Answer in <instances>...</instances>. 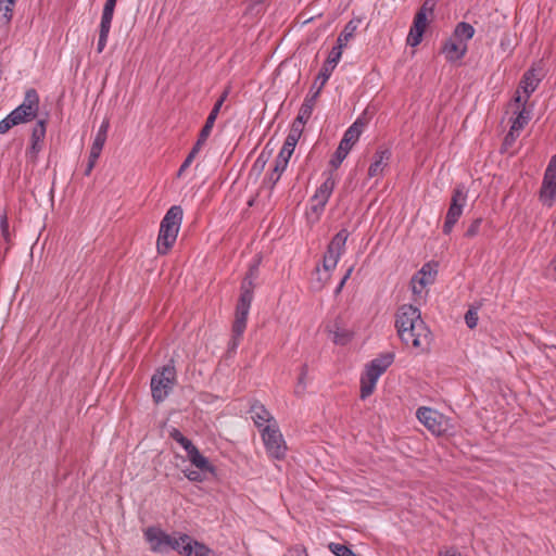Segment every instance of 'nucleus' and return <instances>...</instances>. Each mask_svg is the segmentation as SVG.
Segmentation results:
<instances>
[{
  "label": "nucleus",
  "instance_id": "obj_1",
  "mask_svg": "<svg viewBox=\"0 0 556 556\" xmlns=\"http://www.w3.org/2000/svg\"><path fill=\"white\" fill-rule=\"evenodd\" d=\"M395 326L401 340L406 345L426 349L430 340V331L421 319L420 312L413 305H403L396 315Z\"/></svg>",
  "mask_w": 556,
  "mask_h": 556
},
{
  "label": "nucleus",
  "instance_id": "obj_2",
  "mask_svg": "<svg viewBox=\"0 0 556 556\" xmlns=\"http://www.w3.org/2000/svg\"><path fill=\"white\" fill-rule=\"evenodd\" d=\"M395 326L401 340L406 345L426 349L430 340V331L421 319L420 312L413 305H403L396 315Z\"/></svg>",
  "mask_w": 556,
  "mask_h": 556
},
{
  "label": "nucleus",
  "instance_id": "obj_3",
  "mask_svg": "<svg viewBox=\"0 0 556 556\" xmlns=\"http://www.w3.org/2000/svg\"><path fill=\"white\" fill-rule=\"evenodd\" d=\"M250 413L261 432L268 456L274 460L278 459V427L275 418L262 404H254Z\"/></svg>",
  "mask_w": 556,
  "mask_h": 556
},
{
  "label": "nucleus",
  "instance_id": "obj_4",
  "mask_svg": "<svg viewBox=\"0 0 556 556\" xmlns=\"http://www.w3.org/2000/svg\"><path fill=\"white\" fill-rule=\"evenodd\" d=\"M182 222V208L179 205L172 206L161 220L156 250L159 254L165 255L176 242Z\"/></svg>",
  "mask_w": 556,
  "mask_h": 556
},
{
  "label": "nucleus",
  "instance_id": "obj_5",
  "mask_svg": "<svg viewBox=\"0 0 556 556\" xmlns=\"http://www.w3.org/2000/svg\"><path fill=\"white\" fill-rule=\"evenodd\" d=\"M253 273L251 271L242 281L241 293L236 306L235 321L232 326V346H237L239 339L247 327V318L253 300L252 291Z\"/></svg>",
  "mask_w": 556,
  "mask_h": 556
},
{
  "label": "nucleus",
  "instance_id": "obj_6",
  "mask_svg": "<svg viewBox=\"0 0 556 556\" xmlns=\"http://www.w3.org/2000/svg\"><path fill=\"white\" fill-rule=\"evenodd\" d=\"M392 362L393 355L386 354L372 359L367 365L366 370L361 378V397L363 400L374 392L379 377L387 370Z\"/></svg>",
  "mask_w": 556,
  "mask_h": 556
},
{
  "label": "nucleus",
  "instance_id": "obj_7",
  "mask_svg": "<svg viewBox=\"0 0 556 556\" xmlns=\"http://www.w3.org/2000/svg\"><path fill=\"white\" fill-rule=\"evenodd\" d=\"M336 185L337 179L333 174L330 173L312 197L309 207L306 213L311 223H315L319 219Z\"/></svg>",
  "mask_w": 556,
  "mask_h": 556
},
{
  "label": "nucleus",
  "instance_id": "obj_8",
  "mask_svg": "<svg viewBox=\"0 0 556 556\" xmlns=\"http://www.w3.org/2000/svg\"><path fill=\"white\" fill-rule=\"evenodd\" d=\"M176 382V370L173 365H165L151 379L153 400L160 403L167 397Z\"/></svg>",
  "mask_w": 556,
  "mask_h": 556
},
{
  "label": "nucleus",
  "instance_id": "obj_9",
  "mask_svg": "<svg viewBox=\"0 0 556 556\" xmlns=\"http://www.w3.org/2000/svg\"><path fill=\"white\" fill-rule=\"evenodd\" d=\"M435 275L437 270L434 266L428 263L425 264L421 269L412 277L410 289L415 303L421 304L426 301L428 295V287L434 282Z\"/></svg>",
  "mask_w": 556,
  "mask_h": 556
},
{
  "label": "nucleus",
  "instance_id": "obj_10",
  "mask_svg": "<svg viewBox=\"0 0 556 556\" xmlns=\"http://www.w3.org/2000/svg\"><path fill=\"white\" fill-rule=\"evenodd\" d=\"M416 416L418 420L435 435L450 433L453 429L451 420L435 409L420 407L417 409Z\"/></svg>",
  "mask_w": 556,
  "mask_h": 556
},
{
  "label": "nucleus",
  "instance_id": "obj_11",
  "mask_svg": "<svg viewBox=\"0 0 556 556\" xmlns=\"http://www.w3.org/2000/svg\"><path fill=\"white\" fill-rule=\"evenodd\" d=\"M467 203V191L464 186H458L454 189L450 207L446 213L445 222L443 225L444 233H450L463 214V210Z\"/></svg>",
  "mask_w": 556,
  "mask_h": 556
},
{
  "label": "nucleus",
  "instance_id": "obj_12",
  "mask_svg": "<svg viewBox=\"0 0 556 556\" xmlns=\"http://www.w3.org/2000/svg\"><path fill=\"white\" fill-rule=\"evenodd\" d=\"M39 109V97L35 89H29L25 93L24 101L10 115L20 125L36 117Z\"/></svg>",
  "mask_w": 556,
  "mask_h": 556
},
{
  "label": "nucleus",
  "instance_id": "obj_13",
  "mask_svg": "<svg viewBox=\"0 0 556 556\" xmlns=\"http://www.w3.org/2000/svg\"><path fill=\"white\" fill-rule=\"evenodd\" d=\"M348 238V230L342 229L330 241L323 262V266L326 271H331L332 269L336 268L341 255L345 250V243Z\"/></svg>",
  "mask_w": 556,
  "mask_h": 556
},
{
  "label": "nucleus",
  "instance_id": "obj_14",
  "mask_svg": "<svg viewBox=\"0 0 556 556\" xmlns=\"http://www.w3.org/2000/svg\"><path fill=\"white\" fill-rule=\"evenodd\" d=\"M144 538L152 552L164 553L172 549L176 535H169L156 527H149L144 530Z\"/></svg>",
  "mask_w": 556,
  "mask_h": 556
},
{
  "label": "nucleus",
  "instance_id": "obj_15",
  "mask_svg": "<svg viewBox=\"0 0 556 556\" xmlns=\"http://www.w3.org/2000/svg\"><path fill=\"white\" fill-rule=\"evenodd\" d=\"M540 197L543 204L549 207L554 204L556 198V154L552 156L545 170Z\"/></svg>",
  "mask_w": 556,
  "mask_h": 556
},
{
  "label": "nucleus",
  "instance_id": "obj_16",
  "mask_svg": "<svg viewBox=\"0 0 556 556\" xmlns=\"http://www.w3.org/2000/svg\"><path fill=\"white\" fill-rule=\"evenodd\" d=\"M541 78L535 73L534 68H531L530 71L526 72L522 80L520 81L519 88L516 91V94L513 100H515V103L519 104H527L529 98L531 94L535 91V89L539 86Z\"/></svg>",
  "mask_w": 556,
  "mask_h": 556
},
{
  "label": "nucleus",
  "instance_id": "obj_17",
  "mask_svg": "<svg viewBox=\"0 0 556 556\" xmlns=\"http://www.w3.org/2000/svg\"><path fill=\"white\" fill-rule=\"evenodd\" d=\"M330 340L334 344L345 345L353 338V331L349 328L346 321L342 317H337L326 326Z\"/></svg>",
  "mask_w": 556,
  "mask_h": 556
},
{
  "label": "nucleus",
  "instance_id": "obj_18",
  "mask_svg": "<svg viewBox=\"0 0 556 556\" xmlns=\"http://www.w3.org/2000/svg\"><path fill=\"white\" fill-rule=\"evenodd\" d=\"M227 97V93L225 92L219 99L218 101L214 104L211 113L208 114L207 118H206V122H205V125L203 126V128L201 129L200 131V135H199V138L195 142V146H198L199 148H202L203 144L205 143L206 139L208 138V136L211 135V131L213 129V126H214V123L217 118V115L219 113V110L225 101Z\"/></svg>",
  "mask_w": 556,
  "mask_h": 556
},
{
  "label": "nucleus",
  "instance_id": "obj_19",
  "mask_svg": "<svg viewBox=\"0 0 556 556\" xmlns=\"http://www.w3.org/2000/svg\"><path fill=\"white\" fill-rule=\"evenodd\" d=\"M391 159V151L389 149H380L375 155L372 163L368 168V177L375 178L379 177L383 174L384 169L388 167Z\"/></svg>",
  "mask_w": 556,
  "mask_h": 556
},
{
  "label": "nucleus",
  "instance_id": "obj_20",
  "mask_svg": "<svg viewBox=\"0 0 556 556\" xmlns=\"http://www.w3.org/2000/svg\"><path fill=\"white\" fill-rule=\"evenodd\" d=\"M303 130V123L301 121H294L290 132L285 141L282 149L280 150V157H285L286 162L292 155L294 148L299 141V138Z\"/></svg>",
  "mask_w": 556,
  "mask_h": 556
},
{
  "label": "nucleus",
  "instance_id": "obj_21",
  "mask_svg": "<svg viewBox=\"0 0 556 556\" xmlns=\"http://www.w3.org/2000/svg\"><path fill=\"white\" fill-rule=\"evenodd\" d=\"M428 24V16L424 12H417L413 26L407 37V42L415 47L420 43L424 31Z\"/></svg>",
  "mask_w": 556,
  "mask_h": 556
},
{
  "label": "nucleus",
  "instance_id": "obj_22",
  "mask_svg": "<svg viewBox=\"0 0 556 556\" xmlns=\"http://www.w3.org/2000/svg\"><path fill=\"white\" fill-rule=\"evenodd\" d=\"M442 52L445 54L447 61H457L466 54L467 45L452 36L445 41Z\"/></svg>",
  "mask_w": 556,
  "mask_h": 556
},
{
  "label": "nucleus",
  "instance_id": "obj_23",
  "mask_svg": "<svg viewBox=\"0 0 556 556\" xmlns=\"http://www.w3.org/2000/svg\"><path fill=\"white\" fill-rule=\"evenodd\" d=\"M509 106L514 115H516L510 127H513L514 130L520 131L529 123L532 109L528 108L527 104H519L518 108V104L515 103V100L510 102Z\"/></svg>",
  "mask_w": 556,
  "mask_h": 556
},
{
  "label": "nucleus",
  "instance_id": "obj_24",
  "mask_svg": "<svg viewBox=\"0 0 556 556\" xmlns=\"http://www.w3.org/2000/svg\"><path fill=\"white\" fill-rule=\"evenodd\" d=\"M45 136H46V122L39 121L35 125L33 132H31L30 147L27 151V154L30 157L35 159L37 156L38 152L41 150Z\"/></svg>",
  "mask_w": 556,
  "mask_h": 556
},
{
  "label": "nucleus",
  "instance_id": "obj_25",
  "mask_svg": "<svg viewBox=\"0 0 556 556\" xmlns=\"http://www.w3.org/2000/svg\"><path fill=\"white\" fill-rule=\"evenodd\" d=\"M364 124L357 119L353 123L348 130L344 132V136L339 144L340 148H343L345 151L350 152L352 147L357 142L362 131Z\"/></svg>",
  "mask_w": 556,
  "mask_h": 556
},
{
  "label": "nucleus",
  "instance_id": "obj_26",
  "mask_svg": "<svg viewBox=\"0 0 556 556\" xmlns=\"http://www.w3.org/2000/svg\"><path fill=\"white\" fill-rule=\"evenodd\" d=\"M195 542L197 541L193 540L190 535L178 533L172 549L176 551L181 556H192L193 545H195Z\"/></svg>",
  "mask_w": 556,
  "mask_h": 556
},
{
  "label": "nucleus",
  "instance_id": "obj_27",
  "mask_svg": "<svg viewBox=\"0 0 556 556\" xmlns=\"http://www.w3.org/2000/svg\"><path fill=\"white\" fill-rule=\"evenodd\" d=\"M187 455L190 463L200 471H213V466L210 464L208 459L204 457L195 446L188 450Z\"/></svg>",
  "mask_w": 556,
  "mask_h": 556
},
{
  "label": "nucleus",
  "instance_id": "obj_28",
  "mask_svg": "<svg viewBox=\"0 0 556 556\" xmlns=\"http://www.w3.org/2000/svg\"><path fill=\"white\" fill-rule=\"evenodd\" d=\"M17 0H0V27H5L12 20Z\"/></svg>",
  "mask_w": 556,
  "mask_h": 556
},
{
  "label": "nucleus",
  "instance_id": "obj_29",
  "mask_svg": "<svg viewBox=\"0 0 556 556\" xmlns=\"http://www.w3.org/2000/svg\"><path fill=\"white\" fill-rule=\"evenodd\" d=\"M475 28L467 23H459L453 34L454 38L460 39L463 43H466L473 37Z\"/></svg>",
  "mask_w": 556,
  "mask_h": 556
},
{
  "label": "nucleus",
  "instance_id": "obj_30",
  "mask_svg": "<svg viewBox=\"0 0 556 556\" xmlns=\"http://www.w3.org/2000/svg\"><path fill=\"white\" fill-rule=\"evenodd\" d=\"M336 68V66L325 62V64L323 65L317 78H316V83H319V86L315 92V94L313 96L312 98V101L317 97V94L319 93L320 89L325 86V84L327 83V80L330 78L333 70Z\"/></svg>",
  "mask_w": 556,
  "mask_h": 556
},
{
  "label": "nucleus",
  "instance_id": "obj_31",
  "mask_svg": "<svg viewBox=\"0 0 556 556\" xmlns=\"http://www.w3.org/2000/svg\"><path fill=\"white\" fill-rule=\"evenodd\" d=\"M110 29H111V25L100 23L99 39H98V43H97V52L98 53H101L104 50L106 42H108Z\"/></svg>",
  "mask_w": 556,
  "mask_h": 556
},
{
  "label": "nucleus",
  "instance_id": "obj_32",
  "mask_svg": "<svg viewBox=\"0 0 556 556\" xmlns=\"http://www.w3.org/2000/svg\"><path fill=\"white\" fill-rule=\"evenodd\" d=\"M116 2H117V0H106L104 8H103L100 23L109 24V25L112 24Z\"/></svg>",
  "mask_w": 556,
  "mask_h": 556
},
{
  "label": "nucleus",
  "instance_id": "obj_33",
  "mask_svg": "<svg viewBox=\"0 0 556 556\" xmlns=\"http://www.w3.org/2000/svg\"><path fill=\"white\" fill-rule=\"evenodd\" d=\"M356 29V25L353 24V22L348 23L344 30L340 34L338 38V43L340 46H346L349 40L353 37V34Z\"/></svg>",
  "mask_w": 556,
  "mask_h": 556
},
{
  "label": "nucleus",
  "instance_id": "obj_34",
  "mask_svg": "<svg viewBox=\"0 0 556 556\" xmlns=\"http://www.w3.org/2000/svg\"><path fill=\"white\" fill-rule=\"evenodd\" d=\"M200 150H201V148H199L195 144L193 146L192 150L190 151V153L188 154V156L186 157V160L184 161V163L181 164V166L177 173L178 177H181L184 175V173L191 165V163L193 162L194 157L197 156V154L199 153Z\"/></svg>",
  "mask_w": 556,
  "mask_h": 556
},
{
  "label": "nucleus",
  "instance_id": "obj_35",
  "mask_svg": "<svg viewBox=\"0 0 556 556\" xmlns=\"http://www.w3.org/2000/svg\"><path fill=\"white\" fill-rule=\"evenodd\" d=\"M170 437L173 440H175L177 443H179L184 450L187 452L188 450H190L192 446H194L192 444V442L187 439L180 431H178L177 429H174L172 432H170Z\"/></svg>",
  "mask_w": 556,
  "mask_h": 556
},
{
  "label": "nucleus",
  "instance_id": "obj_36",
  "mask_svg": "<svg viewBox=\"0 0 556 556\" xmlns=\"http://www.w3.org/2000/svg\"><path fill=\"white\" fill-rule=\"evenodd\" d=\"M105 141H106V139H104V138L97 137V136L94 137L91 149H90L91 159H99Z\"/></svg>",
  "mask_w": 556,
  "mask_h": 556
},
{
  "label": "nucleus",
  "instance_id": "obj_37",
  "mask_svg": "<svg viewBox=\"0 0 556 556\" xmlns=\"http://www.w3.org/2000/svg\"><path fill=\"white\" fill-rule=\"evenodd\" d=\"M192 556H215V553L203 543L197 541L195 545H193Z\"/></svg>",
  "mask_w": 556,
  "mask_h": 556
},
{
  "label": "nucleus",
  "instance_id": "obj_38",
  "mask_svg": "<svg viewBox=\"0 0 556 556\" xmlns=\"http://www.w3.org/2000/svg\"><path fill=\"white\" fill-rule=\"evenodd\" d=\"M342 48L343 46H340L339 43L337 47H333L326 62L333 66H337L342 55Z\"/></svg>",
  "mask_w": 556,
  "mask_h": 556
},
{
  "label": "nucleus",
  "instance_id": "obj_39",
  "mask_svg": "<svg viewBox=\"0 0 556 556\" xmlns=\"http://www.w3.org/2000/svg\"><path fill=\"white\" fill-rule=\"evenodd\" d=\"M18 125L14 118L9 114L0 122V135L7 134L13 126Z\"/></svg>",
  "mask_w": 556,
  "mask_h": 556
},
{
  "label": "nucleus",
  "instance_id": "obj_40",
  "mask_svg": "<svg viewBox=\"0 0 556 556\" xmlns=\"http://www.w3.org/2000/svg\"><path fill=\"white\" fill-rule=\"evenodd\" d=\"M348 154V151H345L343 148L338 147L336 154L331 160L332 166L338 167L343 162Z\"/></svg>",
  "mask_w": 556,
  "mask_h": 556
},
{
  "label": "nucleus",
  "instance_id": "obj_41",
  "mask_svg": "<svg viewBox=\"0 0 556 556\" xmlns=\"http://www.w3.org/2000/svg\"><path fill=\"white\" fill-rule=\"evenodd\" d=\"M465 321L469 328H475L478 324V313L476 309H469L465 315Z\"/></svg>",
  "mask_w": 556,
  "mask_h": 556
},
{
  "label": "nucleus",
  "instance_id": "obj_42",
  "mask_svg": "<svg viewBox=\"0 0 556 556\" xmlns=\"http://www.w3.org/2000/svg\"><path fill=\"white\" fill-rule=\"evenodd\" d=\"M312 108H313V104L309 102H306L302 105L301 108V112H300V115L299 117L295 119V121H301L303 123V118H308V116L311 115V112H312Z\"/></svg>",
  "mask_w": 556,
  "mask_h": 556
},
{
  "label": "nucleus",
  "instance_id": "obj_43",
  "mask_svg": "<svg viewBox=\"0 0 556 556\" xmlns=\"http://www.w3.org/2000/svg\"><path fill=\"white\" fill-rule=\"evenodd\" d=\"M480 225H481V219L480 218L473 220L472 224L466 230V236L469 237V238L475 237L478 233L479 229H480Z\"/></svg>",
  "mask_w": 556,
  "mask_h": 556
},
{
  "label": "nucleus",
  "instance_id": "obj_44",
  "mask_svg": "<svg viewBox=\"0 0 556 556\" xmlns=\"http://www.w3.org/2000/svg\"><path fill=\"white\" fill-rule=\"evenodd\" d=\"M202 472L200 470H187L185 475L190 481L201 482L203 480Z\"/></svg>",
  "mask_w": 556,
  "mask_h": 556
},
{
  "label": "nucleus",
  "instance_id": "obj_45",
  "mask_svg": "<svg viewBox=\"0 0 556 556\" xmlns=\"http://www.w3.org/2000/svg\"><path fill=\"white\" fill-rule=\"evenodd\" d=\"M519 132H520L519 130H514L513 127H510L509 132L505 137L504 146L505 147L511 146L515 142L516 138L519 136Z\"/></svg>",
  "mask_w": 556,
  "mask_h": 556
},
{
  "label": "nucleus",
  "instance_id": "obj_46",
  "mask_svg": "<svg viewBox=\"0 0 556 556\" xmlns=\"http://www.w3.org/2000/svg\"><path fill=\"white\" fill-rule=\"evenodd\" d=\"M109 127H110V123L108 119H104L102 122V124L100 125L99 129H98V132H97V137H101V138H104L106 139L108 137V131H109Z\"/></svg>",
  "mask_w": 556,
  "mask_h": 556
},
{
  "label": "nucleus",
  "instance_id": "obj_47",
  "mask_svg": "<svg viewBox=\"0 0 556 556\" xmlns=\"http://www.w3.org/2000/svg\"><path fill=\"white\" fill-rule=\"evenodd\" d=\"M286 556H308L306 551L302 547H294L287 552Z\"/></svg>",
  "mask_w": 556,
  "mask_h": 556
},
{
  "label": "nucleus",
  "instance_id": "obj_48",
  "mask_svg": "<svg viewBox=\"0 0 556 556\" xmlns=\"http://www.w3.org/2000/svg\"><path fill=\"white\" fill-rule=\"evenodd\" d=\"M432 10L433 3L431 2V0H426L418 12H424L428 16V14L432 13Z\"/></svg>",
  "mask_w": 556,
  "mask_h": 556
},
{
  "label": "nucleus",
  "instance_id": "obj_49",
  "mask_svg": "<svg viewBox=\"0 0 556 556\" xmlns=\"http://www.w3.org/2000/svg\"><path fill=\"white\" fill-rule=\"evenodd\" d=\"M98 159H91V154H89V160H88V164H87V167L85 169V175L86 176H89L97 163Z\"/></svg>",
  "mask_w": 556,
  "mask_h": 556
},
{
  "label": "nucleus",
  "instance_id": "obj_50",
  "mask_svg": "<svg viewBox=\"0 0 556 556\" xmlns=\"http://www.w3.org/2000/svg\"><path fill=\"white\" fill-rule=\"evenodd\" d=\"M1 230H2L3 237H4L5 239H8V236H9V224H8L7 216H3V217H2V220H1Z\"/></svg>",
  "mask_w": 556,
  "mask_h": 556
},
{
  "label": "nucleus",
  "instance_id": "obj_51",
  "mask_svg": "<svg viewBox=\"0 0 556 556\" xmlns=\"http://www.w3.org/2000/svg\"><path fill=\"white\" fill-rule=\"evenodd\" d=\"M352 270H353L352 267L348 269L346 274L344 275V277L342 278V280L340 282L339 288H341L345 283V281L349 279L350 275L352 274Z\"/></svg>",
  "mask_w": 556,
  "mask_h": 556
},
{
  "label": "nucleus",
  "instance_id": "obj_52",
  "mask_svg": "<svg viewBox=\"0 0 556 556\" xmlns=\"http://www.w3.org/2000/svg\"><path fill=\"white\" fill-rule=\"evenodd\" d=\"M305 375H306V368L303 367L301 375L299 377V384H303V389L305 388V384H304Z\"/></svg>",
  "mask_w": 556,
  "mask_h": 556
},
{
  "label": "nucleus",
  "instance_id": "obj_53",
  "mask_svg": "<svg viewBox=\"0 0 556 556\" xmlns=\"http://www.w3.org/2000/svg\"><path fill=\"white\" fill-rule=\"evenodd\" d=\"M442 556H460V554L454 549H447L442 554Z\"/></svg>",
  "mask_w": 556,
  "mask_h": 556
},
{
  "label": "nucleus",
  "instance_id": "obj_54",
  "mask_svg": "<svg viewBox=\"0 0 556 556\" xmlns=\"http://www.w3.org/2000/svg\"><path fill=\"white\" fill-rule=\"evenodd\" d=\"M273 163H274L273 164V173H277L278 172V161L275 160Z\"/></svg>",
  "mask_w": 556,
  "mask_h": 556
},
{
  "label": "nucleus",
  "instance_id": "obj_55",
  "mask_svg": "<svg viewBox=\"0 0 556 556\" xmlns=\"http://www.w3.org/2000/svg\"><path fill=\"white\" fill-rule=\"evenodd\" d=\"M552 267L556 271V255H555L554 261L552 262Z\"/></svg>",
  "mask_w": 556,
  "mask_h": 556
},
{
  "label": "nucleus",
  "instance_id": "obj_56",
  "mask_svg": "<svg viewBox=\"0 0 556 556\" xmlns=\"http://www.w3.org/2000/svg\"><path fill=\"white\" fill-rule=\"evenodd\" d=\"M254 3H260L262 2L263 0H252Z\"/></svg>",
  "mask_w": 556,
  "mask_h": 556
}]
</instances>
